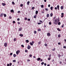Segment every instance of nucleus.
<instances>
[{
    "instance_id": "obj_1",
    "label": "nucleus",
    "mask_w": 66,
    "mask_h": 66,
    "mask_svg": "<svg viewBox=\"0 0 66 66\" xmlns=\"http://www.w3.org/2000/svg\"><path fill=\"white\" fill-rule=\"evenodd\" d=\"M54 24L56 25L57 24V23L60 21V19H56L54 20Z\"/></svg>"
},
{
    "instance_id": "obj_2",
    "label": "nucleus",
    "mask_w": 66,
    "mask_h": 66,
    "mask_svg": "<svg viewBox=\"0 0 66 66\" xmlns=\"http://www.w3.org/2000/svg\"><path fill=\"white\" fill-rule=\"evenodd\" d=\"M20 53V51L19 50H18L16 52V53L17 55H18V53Z\"/></svg>"
},
{
    "instance_id": "obj_3",
    "label": "nucleus",
    "mask_w": 66,
    "mask_h": 66,
    "mask_svg": "<svg viewBox=\"0 0 66 66\" xmlns=\"http://www.w3.org/2000/svg\"><path fill=\"white\" fill-rule=\"evenodd\" d=\"M4 46L5 47H7V43H5L4 44Z\"/></svg>"
},
{
    "instance_id": "obj_4",
    "label": "nucleus",
    "mask_w": 66,
    "mask_h": 66,
    "mask_svg": "<svg viewBox=\"0 0 66 66\" xmlns=\"http://www.w3.org/2000/svg\"><path fill=\"white\" fill-rule=\"evenodd\" d=\"M47 36H51L50 33L49 32L47 33Z\"/></svg>"
},
{
    "instance_id": "obj_5",
    "label": "nucleus",
    "mask_w": 66,
    "mask_h": 66,
    "mask_svg": "<svg viewBox=\"0 0 66 66\" xmlns=\"http://www.w3.org/2000/svg\"><path fill=\"white\" fill-rule=\"evenodd\" d=\"M57 7L58 10H60V6L57 5Z\"/></svg>"
},
{
    "instance_id": "obj_6",
    "label": "nucleus",
    "mask_w": 66,
    "mask_h": 66,
    "mask_svg": "<svg viewBox=\"0 0 66 66\" xmlns=\"http://www.w3.org/2000/svg\"><path fill=\"white\" fill-rule=\"evenodd\" d=\"M61 18H63V17L64 16V13H61Z\"/></svg>"
},
{
    "instance_id": "obj_7",
    "label": "nucleus",
    "mask_w": 66,
    "mask_h": 66,
    "mask_svg": "<svg viewBox=\"0 0 66 66\" xmlns=\"http://www.w3.org/2000/svg\"><path fill=\"white\" fill-rule=\"evenodd\" d=\"M30 48H31V46H30L28 45L27 47V48L29 50Z\"/></svg>"
},
{
    "instance_id": "obj_8",
    "label": "nucleus",
    "mask_w": 66,
    "mask_h": 66,
    "mask_svg": "<svg viewBox=\"0 0 66 66\" xmlns=\"http://www.w3.org/2000/svg\"><path fill=\"white\" fill-rule=\"evenodd\" d=\"M41 59L40 58L38 57L37 59V60L38 61H40V60Z\"/></svg>"
},
{
    "instance_id": "obj_9",
    "label": "nucleus",
    "mask_w": 66,
    "mask_h": 66,
    "mask_svg": "<svg viewBox=\"0 0 66 66\" xmlns=\"http://www.w3.org/2000/svg\"><path fill=\"white\" fill-rule=\"evenodd\" d=\"M60 8L61 9V10H63V9H64V7H63V6H61Z\"/></svg>"
},
{
    "instance_id": "obj_10",
    "label": "nucleus",
    "mask_w": 66,
    "mask_h": 66,
    "mask_svg": "<svg viewBox=\"0 0 66 66\" xmlns=\"http://www.w3.org/2000/svg\"><path fill=\"white\" fill-rule=\"evenodd\" d=\"M10 12H11V13H14V10H11L10 11Z\"/></svg>"
},
{
    "instance_id": "obj_11",
    "label": "nucleus",
    "mask_w": 66,
    "mask_h": 66,
    "mask_svg": "<svg viewBox=\"0 0 66 66\" xmlns=\"http://www.w3.org/2000/svg\"><path fill=\"white\" fill-rule=\"evenodd\" d=\"M19 35L21 37H22L23 36V35L22 34H20Z\"/></svg>"
},
{
    "instance_id": "obj_12",
    "label": "nucleus",
    "mask_w": 66,
    "mask_h": 66,
    "mask_svg": "<svg viewBox=\"0 0 66 66\" xmlns=\"http://www.w3.org/2000/svg\"><path fill=\"white\" fill-rule=\"evenodd\" d=\"M38 11H36V15H37V14H38Z\"/></svg>"
},
{
    "instance_id": "obj_13",
    "label": "nucleus",
    "mask_w": 66,
    "mask_h": 66,
    "mask_svg": "<svg viewBox=\"0 0 66 66\" xmlns=\"http://www.w3.org/2000/svg\"><path fill=\"white\" fill-rule=\"evenodd\" d=\"M27 5H29V4H30V1H28L27 3Z\"/></svg>"
},
{
    "instance_id": "obj_14",
    "label": "nucleus",
    "mask_w": 66,
    "mask_h": 66,
    "mask_svg": "<svg viewBox=\"0 0 66 66\" xmlns=\"http://www.w3.org/2000/svg\"><path fill=\"white\" fill-rule=\"evenodd\" d=\"M49 14H47L46 15V17H47V18H49Z\"/></svg>"
},
{
    "instance_id": "obj_15",
    "label": "nucleus",
    "mask_w": 66,
    "mask_h": 66,
    "mask_svg": "<svg viewBox=\"0 0 66 66\" xmlns=\"http://www.w3.org/2000/svg\"><path fill=\"white\" fill-rule=\"evenodd\" d=\"M2 5L3 6H5V5H6V4L5 3H2Z\"/></svg>"
},
{
    "instance_id": "obj_16",
    "label": "nucleus",
    "mask_w": 66,
    "mask_h": 66,
    "mask_svg": "<svg viewBox=\"0 0 66 66\" xmlns=\"http://www.w3.org/2000/svg\"><path fill=\"white\" fill-rule=\"evenodd\" d=\"M4 17H6V14H3Z\"/></svg>"
},
{
    "instance_id": "obj_17",
    "label": "nucleus",
    "mask_w": 66,
    "mask_h": 66,
    "mask_svg": "<svg viewBox=\"0 0 66 66\" xmlns=\"http://www.w3.org/2000/svg\"><path fill=\"white\" fill-rule=\"evenodd\" d=\"M53 6H52V7H51L50 9H51V10H53Z\"/></svg>"
},
{
    "instance_id": "obj_18",
    "label": "nucleus",
    "mask_w": 66,
    "mask_h": 66,
    "mask_svg": "<svg viewBox=\"0 0 66 66\" xmlns=\"http://www.w3.org/2000/svg\"><path fill=\"white\" fill-rule=\"evenodd\" d=\"M16 40H17V39H16V38H14L13 39V41H14V42H15V41H16Z\"/></svg>"
},
{
    "instance_id": "obj_19",
    "label": "nucleus",
    "mask_w": 66,
    "mask_h": 66,
    "mask_svg": "<svg viewBox=\"0 0 66 66\" xmlns=\"http://www.w3.org/2000/svg\"><path fill=\"white\" fill-rule=\"evenodd\" d=\"M41 31V29L40 28L39 29H38V31Z\"/></svg>"
},
{
    "instance_id": "obj_20",
    "label": "nucleus",
    "mask_w": 66,
    "mask_h": 66,
    "mask_svg": "<svg viewBox=\"0 0 66 66\" xmlns=\"http://www.w3.org/2000/svg\"><path fill=\"white\" fill-rule=\"evenodd\" d=\"M57 29L59 31H61V29H60V28H58Z\"/></svg>"
},
{
    "instance_id": "obj_21",
    "label": "nucleus",
    "mask_w": 66,
    "mask_h": 66,
    "mask_svg": "<svg viewBox=\"0 0 66 66\" xmlns=\"http://www.w3.org/2000/svg\"><path fill=\"white\" fill-rule=\"evenodd\" d=\"M26 43H29V40H26Z\"/></svg>"
},
{
    "instance_id": "obj_22",
    "label": "nucleus",
    "mask_w": 66,
    "mask_h": 66,
    "mask_svg": "<svg viewBox=\"0 0 66 66\" xmlns=\"http://www.w3.org/2000/svg\"><path fill=\"white\" fill-rule=\"evenodd\" d=\"M34 34H36L37 33V32L36 31H34Z\"/></svg>"
},
{
    "instance_id": "obj_23",
    "label": "nucleus",
    "mask_w": 66,
    "mask_h": 66,
    "mask_svg": "<svg viewBox=\"0 0 66 66\" xmlns=\"http://www.w3.org/2000/svg\"><path fill=\"white\" fill-rule=\"evenodd\" d=\"M0 17H2L3 16V13H1L0 15Z\"/></svg>"
},
{
    "instance_id": "obj_24",
    "label": "nucleus",
    "mask_w": 66,
    "mask_h": 66,
    "mask_svg": "<svg viewBox=\"0 0 66 66\" xmlns=\"http://www.w3.org/2000/svg\"><path fill=\"white\" fill-rule=\"evenodd\" d=\"M12 4L13 5H15V3L14 2H12Z\"/></svg>"
},
{
    "instance_id": "obj_25",
    "label": "nucleus",
    "mask_w": 66,
    "mask_h": 66,
    "mask_svg": "<svg viewBox=\"0 0 66 66\" xmlns=\"http://www.w3.org/2000/svg\"><path fill=\"white\" fill-rule=\"evenodd\" d=\"M61 24V22H58V25H60Z\"/></svg>"
},
{
    "instance_id": "obj_26",
    "label": "nucleus",
    "mask_w": 66,
    "mask_h": 66,
    "mask_svg": "<svg viewBox=\"0 0 66 66\" xmlns=\"http://www.w3.org/2000/svg\"><path fill=\"white\" fill-rule=\"evenodd\" d=\"M30 44L31 46H33V43H32L31 42L30 43Z\"/></svg>"
},
{
    "instance_id": "obj_27",
    "label": "nucleus",
    "mask_w": 66,
    "mask_h": 66,
    "mask_svg": "<svg viewBox=\"0 0 66 66\" xmlns=\"http://www.w3.org/2000/svg\"><path fill=\"white\" fill-rule=\"evenodd\" d=\"M50 16L51 17H52V16H53V14L52 13H51L50 14Z\"/></svg>"
},
{
    "instance_id": "obj_28",
    "label": "nucleus",
    "mask_w": 66,
    "mask_h": 66,
    "mask_svg": "<svg viewBox=\"0 0 66 66\" xmlns=\"http://www.w3.org/2000/svg\"><path fill=\"white\" fill-rule=\"evenodd\" d=\"M19 31H21V28H20L19 29Z\"/></svg>"
},
{
    "instance_id": "obj_29",
    "label": "nucleus",
    "mask_w": 66,
    "mask_h": 66,
    "mask_svg": "<svg viewBox=\"0 0 66 66\" xmlns=\"http://www.w3.org/2000/svg\"><path fill=\"white\" fill-rule=\"evenodd\" d=\"M13 56L14 57H15L16 56V54H13Z\"/></svg>"
},
{
    "instance_id": "obj_30",
    "label": "nucleus",
    "mask_w": 66,
    "mask_h": 66,
    "mask_svg": "<svg viewBox=\"0 0 66 66\" xmlns=\"http://www.w3.org/2000/svg\"><path fill=\"white\" fill-rule=\"evenodd\" d=\"M44 45L46 47H47V46L48 45H47V44H44Z\"/></svg>"
},
{
    "instance_id": "obj_31",
    "label": "nucleus",
    "mask_w": 66,
    "mask_h": 66,
    "mask_svg": "<svg viewBox=\"0 0 66 66\" xmlns=\"http://www.w3.org/2000/svg\"><path fill=\"white\" fill-rule=\"evenodd\" d=\"M24 19L25 20H27L28 19V18H25Z\"/></svg>"
},
{
    "instance_id": "obj_32",
    "label": "nucleus",
    "mask_w": 66,
    "mask_h": 66,
    "mask_svg": "<svg viewBox=\"0 0 66 66\" xmlns=\"http://www.w3.org/2000/svg\"><path fill=\"white\" fill-rule=\"evenodd\" d=\"M25 52L27 53V52H28V50H25Z\"/></svg>"
},
{
    "instance_id": "obj_33",
    "label": "nucleus",
    "mask_w": 66,
    "mask_h": 66,
    "mask_svg": "<svg viewBox=\"0 0 66 66\" xmlns=\"http://www.w3.org/2000/svg\"><path fill=\"white\" fill-rule=\"evenodd\" d=\"M34 18H36V15H35L34 17Z\"/></svg>"
},
{
    "instance_id": "obj_34",
    "label": "nucleus",
    "mask_w": 66,
    "mask_h": 66,
    "mask_svg": "<svg viewBox=\"0 0 66 66\" xmlns=\"http://www.w3.org/2000/svg\"><path fill=\"white\" fill-rule=\"evenodd\" d=\"M23 4H21L20 5V6L21 7H22V6H23Z\"/></svg>"
},
{
    "instance_id": "obj_35",
    "label": "nucleus",
    "mask_w": 66,
    "mask_h": 66,
    "mask_svg": "<svg viewBox=\"0 0 66 66\" xmlns=\"http://www.w3.org/2000/svg\"><path fill=\"white\" fill-rule=\"evenodd\" d=\"M39 21L40 22H41V23H43V22L42 20H40Z\"/></svg>"
},
{
    "instance_id": "obj_36",
    "label": "nucleus",
    "mask_w": 66,
    "mask_h": 66,
    "mask_svg": "<svg viewBox=\"0 0 66 66\" xmlns=\"http://www.w3.org/2000/svg\"><path fill=\"white\" fill-rule=\"evenodd\" d=\"M45 10L46 11H48V9H47V8H45Z\"/></svg>"
},
{
    "instance_id": "obj_37",
    "label": "nucleus",
    "mask_w": 66,
    "mask_h": 66,
    "mask_svg": "<svg viewBox=\"0 0 66 66\" xmlns=\"http://www.w3.org/2000/svg\"><path fill=\"white\" fill-rule=\"evenodd\" d=\"M41 43V42H39L38 43V45H40V44Z\"/></svg>"
},
{
    "instance_id": "obj_38",
    "label": "nucleus",
    "mask_w": 66,
    "mask_h": 66,
    "mask_svg": "<svg viewBox=\"0 0 66 66\" xmlns=\"http://www.w3.org/2000/svg\"><path fill=\"white\" fill-rule=\"evenodd\" d=\"M58 37H61V36L60 35V34H59L58 35Z\"/></svg>"
},
{
    "instance_id": "obj_39",
    "label": "nucleus",
    "mask_w": 66,
    "mask_h": 66,
    "mask_svg": "<svg viewBox=\"0 0 66 66\" xmlns=\"http://www.w3.org/2000/svg\"><path fill=\"white\" fill-rule=\"evenodd\" d=\"M41 7L42 8L44 7V5H41Z\"/></svg>"
},
{
    "instance_id": "obj_40",
    "label": "nucleus",
    "mask_w": 66,
    "mask_h": 66,
    "mask_svg": "<svg viewBox=\"0 0 66 66\" xmlns=\"http://www.w3.org/2000/svg\"><path fill=\"white\" fill-rule=\"evenodd\" d=\"M44 62H42L41 63V65H44Z\"/></svg>"
},
{
    "instance_id": "obj_41",
    "label": "nucleus",
    "mask_w": 66,
    "mask_h": 66,
    "mask_svg": "<svg viewBox=\"0 0 66 66\" xmlns=\"http://www.w3.org/2000/svg\"><path fill=\"white\" fill-rule=\"evenodd\" d=\"M13 62H16V60H14L13 61Z\"/></svg>"
},
{
    "instance_id": "obj_42",
    "label": "nucleus",
    "mask_w": 66,
    "mask_h": 66,
    "mask_svg": "<svg viewBox=\"0 0 66 66\" xmlns=\"http://www.w3.org/2000/svg\"><path fill=\"white\" fill-rule=\"evenodd\" d=\"M29 56L30 57H32V54H30L29 55Z\"/></svg>"
},
{
    "instance_id": "obj_43",
    "label": "nucleus",
    "mask_w": 66,
    "mask_h": 66,
    "mask_svg": "<svg viewBox=\"0 0 66 66\" xmlns=\"http://www.w3.org/2000/svg\"><path fill=\"white\" fill-rule=\"evenodd\" d=\"M48 60H51V59H50V57H49L48 59Z\"/></svg>"
},
{
    "instance_id": "obj_44",
    "label": "nucleus",
    "mask_w": 66,
    "mask_h": 66,
    "mask_svg": "<svg viewBox=\"0 0 66 66\" xmlns=\"http://www.w3.org/2000/svg\"><path fill=\"white\" fill-rule=\"evenodd\" d=\"M52 51H55V48H54L52 50Z\"/></svg>"
},
{
    "instance_id": "obj_45",
    "label": "nucleus",
    "mask_w": 66,
    "mask_h": 66,
    "mask_svg": "<svg viewBox=\"0 0 66 66\" xmlns=\"http://www.w3.org/2000/svg\"><path fill=\"white\" fill-rule=\"evenodd\" d=\"M49 24H50V25H51V22H49Z\"/></svg>"
},
{
    "instance_id": "obj_46",
    "label": "nucleus",
    "mask_w": 66,
    "mask_h": 66,
    "mask_svg": "<svg viewBox=\"0 0 66 66\" xmlns=\"http://www.w3.org/2000/svg\"><path fill=\"white\" fill-rule=\"evenodd\" d=\"M12 54H13V53H11L10 54V55H12Z\"/></svg>"
},
{
    "instance_id": "obj_47",
    "label": "nucleus",
    "mask_w": 66,
    "mask_h": 66,
    "mask_svg": "<svg viewBox=\"0 0 66 66\" xmlns=\"http://www.w3.org/2000/svg\"><path fill=\"white\" fill-rule=\"evenodd\" d=\"M18 13L19 14V13H20V11H18Z\"/></svg>"
},
{
    "instance_id": "obj_48",
    "label": "nucleus",
    "mask_w": 66,
    "mask_h": 66,
    "mask_svg": "<svg viewBox=\"0 0 66 66\" xmlns=\"http://www.w3.org/2000/svg\"><path fill=\"white\" fill-rule=\"evenodd\" d=\"M21 46L23 47H23H24V45H21Z\"/></svg>"
},
{
    "instance_id": "obj_49",
    "label": "nucleus",
    "mask_w": 66,
    "mask_h": 66,
    "mask_svg": "<svg viewBox=\"0 0 66 66\" xmlns=\"http://www.w3.org/2000/svg\"><path fill=\"white\" fill-rule=\"evenodd\" d=\"M64 26V24H63L61 26V27L62 28H63V27Z\"/></svg>"
},
{
    "instance_id": "obj_50",
    "label": "nucleus",
    "mask_w": 66,
    "mask_h": 66,
    "mask_svg": "<svg viewBox=\"0 0 66 66\" xmlns=\"http://www.w3.org/2000/svg\"><path fill=\"white\" fill-rule=\"evenodd\" d=\"M32 10H34V7H33L32 8Z\"/></svg>"
},
{
    "instance_id": "obj_51",
    "label": "nucleus",
    "mask_w": 66,
    "mask_h": 66,
    "mask_svg": "<svg viewBox=\"0 0 66 66\" xmlns=\"http://www.w3.org/2000/svg\"><path fill=\"white\" fill-rule=\"evenodd\" d=\"M17 20L18 21H19V20H20V19H19V18H18L17 19Z\"/></svg>"
},
{
    "instance_id": "obj_52",
    "label": "nucleus",
    "mask_w": 66,
    "mask_h": 66,
    "mask_svg": "<svg viewBox=\"0 0 66 66\" xmlns=\"http://www.w3.org/2000/svg\"><path fill=\"white\" fill-rule=\"evenodd\" d=\"M12 64L11 63H10V66H12Z\"/></svg>"
},
{
    "instance_id": "obj_53",
    "label": "nucleus",
    "mask_w": 66,
    "mask_h": 66,
    "mask_svg": "<svg viewBox=\"0 0 66 66\" xmlns=\"http://www.w3.org/2000/svg\"><path fill=\"white\" fill-rule=\"evenodd\" d=\"M63 48H64V49L66 48V46H63Z\"/></svg>"
},
{
    "instance_id": "obj_54",
    "label": "nucleus",
    "mask_w": 66,
    "mask_h": 66,
    "mask_svg": "<svg viewBox=\"0 0 66 66\" xmlns=\"http://www.w3.org/2000/svg\"><path fill=\"white\" fill-rule=\"evenodd\" d=\"M58 45H61V43H60L59 42L58 43Z\"/></svg>"
},
{
    "instance_id": "obj_55",
    "label": "nucleus",
    "mask_w": 66,
    "mask_h": 66,
    "mask_svg": "<svg viewBox=\"0 0 66 66\" xmlns=\"http://www.w3.org/2000/svg\"><path fill=\"white\" fill-rule=\"evenodd\" d=\"M41 24L40 23L38 22V24Z\"/></svg>"
},
{
    "instance_id": "obj_56",
    "label": "nucleus",
    "mask_w": 66,
    "mask_h": 66,
    "mask_svg": "<svg viewBox=\"0 0 66 66\" xmlns=\"http://www.w3.org/2000/svg\"><path fill=\"white\" fill-rule=\"evenodd\" d=\"M30 19H28V21H30Z\"/></svg>"
},
{
    "instance_id": "obj_57",
    "label": "nucleus",
    "mask_w": 66,
    "mask_h": 66,
    "mask_svg": "<svg viewBox=\"0 0 66 66\" xmlns=\"http://www.w3.org/2000/svg\"><path fill=\"white\" fill-rule=\"evenodd\" d=\"M55 10H57V7H55Z\"/></svg>"
},
{
    "instance_id": "obj_58",
    "label": "nucleus",
    "mask_w": 66,
    "mask_h": 66,
    "mask_svg": "<svg viewBox=\"0 0 66 66\" xmlns=\"http://www.w3.org/2000/svg\"><path fill=\"white\" fill-rule=\"evenodd\" d=\"M48 7H50V5L49 4V5H48Z\"/></svg>"
},
{
    "instance_id": "obj_59",
    "label": "nucleus",
    "mask_w": 66,
    "mask_h": 66,
    "mask_svg": "<svg viewBox=\"0 0 66 66\" xmlns=\"http://www.w3.org/2000/svg\"><path fill=\"white\" fill-rule=\"evenodd\" d=\"M51 54H50L49 55V57H51Z\"/></svg>"
},
{
    "instance_id": "obj_60",
    "label": "nucleus",
    "mask_w": 66,
    "mask_h": 66,
    "mask_svg": "<svg viewBox=\"0 0 66 66\" xmlns=\"http://www.w3.org/2000/svg\"><path fill=\"white\" fill-rule=\"evenodd\" d=\"M13 23H15V21H13Z\"/></svg>"
},
{
    "instance_id": "obj_61",
    "label": "nucleus",
    "mask_w": 66,
    "mask_h": 66,
    "mask_svg": "<svg viewBox=\"0 0 66 66\" xmlns=\"http://www.w3.org/2000/svg\"><path fill=\"white\" fill-rule=\"evenodd\" d=\"M9 18L10 19H12V17L11 16H9Z\"/></svg>"
},
{
    "instance_id": "obj_62",
    "label": "nucleus",
    "mask_w": 66,
    "mask_h": 66,
    "mask_svg": "<svg viewBox=\"0 0 66 66\" xmlns=\"http://www.w3.org/2000/svg\"><path fill=\"white\" fill-rule=\"evenodd\" d=\"M32 43L34 44V41H32Z\"/></svg>"
},
{
    "instance_id": "obj_63",
    "label": "nucleus",
    "mask_w": 66,
    "mask_h": 66,
    "mask_svg": "<svg viewBox=\"0 0 66 66\" xmlns=\"http://www.w3.org/2000/svg\"><path fill=\"white\" fill-rule=\"evenodd\" d=\"M41 12H42L41 13H44V11H42Z\"/></svg>"
},
{
    "instance_id": "obj_64",
    "label": "nucleus",
    "mask_w": 66,
    "mask_h": 66,
    "mask_svg": "<svg viewBox=\"0 0 66 66\" xmlns=\"http://www.w3.org/2000/svg\"><path fill=\"white\" fill-rule=\"evenodd\" d=\"M7 66H10V64H7Z\"/></svg>"
}]
</instances>
